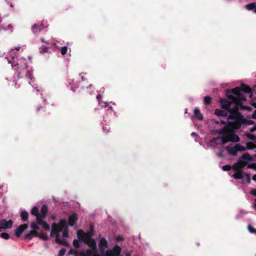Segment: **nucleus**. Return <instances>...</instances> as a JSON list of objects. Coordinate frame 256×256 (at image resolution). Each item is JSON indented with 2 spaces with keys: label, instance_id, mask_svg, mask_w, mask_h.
Masks as SVG:
<instances>
[{
  "label": "nucleus",
  "instance_id": "nucleus-50",
  "mask_svg": "<svg viewBox=\"0 0 256 256\" xmlns=\"http://www.w3.org/2000/svg\"><path fill=\"white\" fill-rule=\"evenodd\" d=\"M80 78H81L82 81H84V80H86V78H84V75L82 74H80Z\"/></svg>",
  "mask_w": 256,
  "mask_h": 256
},
{
  "label": "nucleus",
  "instance_id": "nucleus-26",
  "mask_svg": "<svg viewBox=\"0 0 256 256\" xmlns=\"http://www.w3.org/2000/svg\"><path fill=\"white\" fill-rule=\"evenodd\" d=\"M63 232H62V236L64 238H68V231L67 225L66 224V226H64L63 228Z\"/></svg>",
  "mask_w": 256,
  "mask_h": 256
},
{
  "label": "nucleus",
  "instance_id": "nucleus-20",
  "mask_svg": "<svg viewBox=\"0 0 256 256\" xmlns=\"http://www.w3.org/2000/svg\"><path fill=\"white\" fill-rule=\"evenodd\" d=\"M28 212L26 210H22L20 214V217L23 222L27 221L28 219Z\"/></svg>",
  "mask_w": 256,
  "mask_h": 256
},
{
  "label": "nucleus",
  "instance_id": "nucleus-16",
  "mask_svg": "<svg viewBox=\"0 0 256 256\" xmlns=\"http://www.w3.org/2000/svg\"><path fill=\"white\" fill-rule=\"evenodd\" d=\"M240 88V92L242 91L244 92L249 94H250V96H252V89L250 87L247 86L246 85L244 84H242L240 86V87H239Z\"/></svg>",
  "mask_w": 256,
  "mask_h": 256
},
{
  "label": "nucleus",
  "instance_id": "nucleus-6",
  "mask_svg": "<svg viewBox=\"0 0 256 256\" xmlns=\"http://www.w3.org/2000/svg\"><path fill=\"white\" fill-rule=\"evenodd\" d=\"M98 246L100 252L99 254L102 256H112V250H105L108 247V242L106 238H102L100 240Z\"/></svg>",
  "mask_w": 256,
  "mask_h": 256
},
{
  "label": "nucleus",
  "instance_id": "nucleus-7",
  "mask_svg": "<svg viewBox=\"0 0 256 256\" xmlns=\"http://www.w3.org/2000/svg\"><path fill=\"white\" fill-rule=\"evenodd\" d=\"M226 150L229 154L235 156L238 152H244L246 150L245 146L240 144H236L233 146H226Z\"/></svg>",
  "mask_w": 256,
  "mask_h": 256
},
{
  "label": "nucleus",
  "instance_id": "nucleus-15",
  "mask_svg": "<svg viewBox=\"0 0 256 256\" xmlns=\"http://www.w3.org/2000/svg\"><path fill=\"white\" fill-rule=\"evenodd\" d=\"M44 28L42 24H34L32 26V30L34 34H38Z\"/></svg>",
  "mask_w": 256,
  "mask_h": 256
},
{
  "label": "nucleus",
  "instance_id": "nucleus-61",
  "mask_svg": "<svg viewBox=\"0 0 256 256\" xmlns=\"http://www.w3.org/2000/svg\"><path fill=\"white\" fill-rule=\"evenodd\" d=\"M109 108H110V109H108V110H108V111H110V110L112 109V107H111V106H110V107H109Z\"/></svg>",
  "mask_w": 256,
  "mask_h": 256
},
{
  "label": "nucleus",
  "instance_id": "nucleus-34",
  "mask_svg": "<svg viewBox=\"0 0 256 256\" xmlns=\"http://www.w3.org/2000/svg\"><path fill=\"white\" fill-rule=\"evenodd\" d=\"M102 98V96L100 94H98L96 96V98L98 99V101L99 102V104H101V106H104V107H106V106H108V104L107 102H104V104H102V102L100 103V100Z\"/></svg>",
  "mask_w": 256,
  "mask_h": 256
},
{
  "label": "nucleus",
  "instance_id": "nucleus-9",
  "mask_svg": "<svg viewBox=\"0 0 256 256\" xmlns=\"http://www.w3.org/2000/svg\"><path fill=\"white\" fill-rule=\"evenodd\" d=\"M13 221L11 220L7 221L5 219L2 220L0 222V229L6 230L12 228Z\"/></svg>",
  "mask_w": 256,
  "mask_h": 256
},
{
  "label": "nucleus",
  "instance_id": "nucleus-35",
  "mask_svg": "<svg viewBox=\"0 0 256 256\" xmlns=\"http://www.w3.org/2000/svg\"><path fill=\"white\" fill-rule=\"evenodd\" d=\"M40 53L46 52L48 51V48L46 46L42 45L40 48Z\"/></svg>",
  "mask_w": 256,
  "mask_h": 256
},
{
  "label": "nucleus",
  "instance_id": "nucleus-58",
  "mask_svg": "<svg viewBox=\"0 0 256 256\" xmlns=\"http://www.w3.org/2000/svg\"><path fill=\"white\" fill-rule=\"evenodd\" d=\"M192 136H196V133H195L194 132H192Z\"/></svg>",
  "mask_w": 256,
  "mask_h": 256
},
{
  "label": "nucleus",
  "instance_id": "nucleus-8",
  "mask_svg": "<svg viewBox=\"0 0 256 256\" xmlns=\"http://www.w3.org/2000/svg\"><path fill=\"white\" fill-rule=\"evenodd\" d=\"M77 237L80 242L86 244L92 237V234L90 232L85 233L83 230H79L77 231Z\"/></svg>",
  "mask_w": 256,
  "mask_h": 256
},
{
  "label": "nucleus",
  "instance_id": "nucleus-14",
  "mask_svg": "<svg viewBox=\"0 0 256 256\" xmlns=\"http://www.w3.org/2000/svg\"><path fill=\"white\" fill-rule=\"evenodd\" d=\"M38 232L36 230H31L24 235V238L28 241L32 239L33 237H38Z\"/></svg>",
  "mask_w": 256,
  "mask_h": 256
},
{
  "label": "nucleus",
  "instance_id": "nucleus-38",
  "mask_svg": "<svg viewBox=\"0 0 256 256\" xmlns=\"http://www.w3.org/2000/svg\"><path fill=\"white\" fill-rule=\"evenodd\" d=\"M244 176V178L243 179H246L248 182V183L250 184V174H244V175L243 176Z\"/></svg>",
  "mask_w": 256,
  "mask_h": 256
},
{
  "label": "nucleus",
  "instance_id": "nucleus-51",
  "mask_svg": "<svg viewBox=\"0 0 256 256\" xmlns=\"http://www.w3.org/2000/svg\"><path fill=\"white\" fill-rule=\"evenodd\" d=\"M74 256H80V254L77 251L74 250Z\"/></svg>",
  "mask_w": 256,
  "mask_h": 256
},
{
  "label": "nucleus",
  "instance_id": "nucleus-12",
  "mask_svg": "<svg viewBox=\"0 0 256 256\" xmlns=\"http://www.w3.org/2000/svg\"><path fill=\"white\" fill-rule=\"evenodd\" d=\"M78 219V216L76 214L74 213L69 216L68 220V224L70 226H74Z\"/></svg>",
  "mask_w": 256,
  "mask_h": 256
},
{
  "label": "nucleus",
  "instance_id": "nucleus-37",
  "mask_svg": "<svg viewBox=\"0 0 256 256\" xmlns=\"http://www.w3.org/2000/svg\"><path fill=\"white\" fill-rule=\"evenodd\" d=\"M45 230H50V226L44 221L43 224L41 225Z\"/></svg>",
  "mask_w": 256,
  "mask_h": 256
},
{
  "label": "nucleus",
  "instance_id": "nucleus-62",
  "mask_svg": "<svg viewBox=\"0 0 256 256\" xmlns=\"http://www.w3.org/2000/svg\"><path fill=\"white\" fill-rule=\"evenodd\" d=\"M254 12L256 14V8H255V9L254 10Z\"/></svg>",
  "mask_w": 256,
  "mask_h": 256
},
{
  "label": "nucleus",
  "instance_id": "nucleus-64",
  "mask_svg": "<svg viewBox=\"0 0 256 256\" xmlns=\"http://www.w3.org/2000/svg\"><path fill=\"white\" fill-rule=\"evenodd\" d=\"M254 156V157H256V154H255Z\"/></svg>",
  "mask_w": 256,
  "mask_h": 256
},
{
  "label": "nucleus",
  "instance_id": "nucleus-53",
  "mask_svg": "<svg viewBox=\"0 0 256 256\" xmlns=\"http://www.w3.org/2000/svg\"><path fill=\"white\" fill-rule=\"evenodd\" d=\"M21 74H22V73L20 72H18V78H21L22 77V76H21Z\"/></svg>",
  "mask_w": 256,
  "mask_h": 256
},
{
  "label": "nucleus",
  "instance_id": "nucleus-19",
  "mask_svg": "<svg viewBox=\"0 0 256 256\" xmlns=\"http://www.w3.org/2000/svg\"><path fill=\"white\" fill-rule=\"evenodd\" d=\"M41 216H42L43 218H45L46 216L47 213L48 212V206L46 204H44L42 206L41 208Z\"/></svg>",
  "mask_w": 256,
  "mask_h": 256
},
{
  "label": "nucleus",
  "instance_id": "nucleus-30",
  "mask_svg": "<svg viewBox=\"0 0 256 256\" xmlns=\"http://www.w3.org/2000/svg\"><path fill=\"white\" fill-rule=\"evenodd\" d=\"M36 221H37V223L39 225H42L43 222H44V220H42V216L40 215H38V216H36Z\"/></svg>",
  "mask_w": 256,
  "mask_h": 256
},
{
  "label": "nucleus",
  "instance_id": "nucleus-32",
  "mask_svg": "<svg viewBox=\"0 0 256 256\" xmlns=\"http://www.w3.org/2000/svg\"><path fill=\"white\" fill-rule=\"evenodd\" d=\"M248 228L250 232L252 234H256V229L254 228L252 225L248 224Z\"/></svg>",
  "mask_w": 256,
  "mask_h": 256
},
{
  "label": "nucleus",
  "instance_id": "nucleus-28",
  "mask_svg": "<svg viewBox=\"0 0 256 256\" xmlns=\"http://www.w3.org/2000/svg\"><path fill=\"white\" fill-rule=\"evenodd\" d=\"M212 98L209 96H206L204 98V104L206 105L210 104L211 102Z\"/></svg>",
  "mask_w": 256,
  "mask_h": 256
},
{
  "label": "nucleus",
  "instance_id": "nucleus-22",
  "mask_svg": "<svg viewBox=\"0 0 256 256\" xmlns=\"http://www.w3.org/2000/svg\"><path fill=\"white\" fill-rule=\"evenodd\" d=\"M245 136L250 140H255L256 142V135L250 132H246L245 134Z\"/></svg>",
  "mask_w": 256,
  "mask_h": 256
},
{
  "label": "nucleus",
  "instance_id": "nucleus-42",
  "mask_svg": "<svg viewBox=\"0 0 256 256\" xmlns=\"http://www.w3.org/2000/svg\"><path fill=\"white\" fill-rule=\"evenodd\" d=\"M222 168L224 171H230L231 170V168H232V167H231L230 166L227 164L224 166Z\"/></svg>",
  "mask_w": 256,
  "mask_h": 256
},
{
  "label": "nucleus",
  "instance_id": "nucleus-27",
  "mask_svg": "<svg viewBox=\"0 0 256 256\" xmlns=\"http://www.w3.org/2000/svg\"><path fill=\"white\" fill-rule=\"evenodd\" d=\"M38 237H40V238H42L44 240H47L48 239V237L45 234H44L43 232H40V233L38 232Z\"/></svg>",
  "mask_w": 256,
  "mask_h": 256
},
{
  "label": "nucleus",
  "instance_id": "nucleus-40",
  "mask_svg": "<svg viewBox=\"0 0 256 256\" xmlns=\"http://www.w3.org/2000/svg\"><path fill=\"white\" fill-rule=\"evenodd\" d=\"M248 168L256 170V163L250 164L248 166Z\"/></svg>",
  "mask_w": 256,
  "mask_h": 256
},
{
  "label": "nucleus",
  "instance_id": "nucleus-1",
  "mask_svg": "<svg viewBox=\"0 0 256 256\" xmlns=\"http://www.w3.org/2000/svg\"><path fill=\"white\" fill-rule=\"evenodd\" d=\"M220 104L222 108L230 112L227 118V124L219 131L220 134H222L221 137L218 136L213 139V142L218 144L220 141L221 144H224L228 142H236L240 138L238 135L234 134V130L240 129L244 124L246 118L238 112L237 106L232 107L230 102L225 99H221Z\"/></svg>",
  "mask_w": 256,
  "mask_h": 256
},
{
  "label": "nucleus",
  "instance_id": "nucleus-3",
  "mask_svg": "<svg viewBox=\"0 0 256 256\" xmlns=\"http://www.w3.org/2000/svg\"><path fill=\"white\" fill-rule=\"evenodd\" d=\"M253 159L252 156L248 152L244 153L238 158L237 162L234 164L232 166V170L242 168L245 166L248 168V166Z\"/></svg>",
  "mask_w": 256,
  "mask_h": 256
},
{
  "label": "nucleus",
  "instance_id": "nucleus-17",
  "mask_svg": "<svg viewBox=\"0 0 256 256\" xmlns=\"http://www.w3.org/2000/svg\"><path fill=\"white\" fill-rule=\"evenodd\" d=\"M194 117L199 120H201L203 118L202 115L198 108H194Z\"/></svg>",
  "mask_w": 256,
  "mask_h": 256
},
{
  "label": "nucleus",
  "instance_id": "nucleus-59",
  "mask_svg": "<svg viewBox=\"0 0 256 256\" xmlns=\"http://www.w3.org/2000/svg\"><path fill=\"white\" fill-rule=\"evenodd\" d=\"M220 122L223 124H226V122L225 121H223V120H220Z\"/></svg>",
  "mask_w": 256,
  "mask_h": 256
},
{
  "label": "nucleus",
  "instance_id": "nucleus-39",
  "mask_svg": "<svg viewBox=\"0 0 256 256\" xmlns=\"http://www.w3.org/2000/svg\"><path fill=\"white\" fill-rule=\"evenodd\" d=\"M67 50H68V47L67 46H63L62 48H61V50H60V53L62 55H64L66 52H67Z\"/></svg>",
  "mask_w": 256,
  "mask_h": 256
},
{
  "label": "nucleus",
  "instance_id": "nucleus-11",
  "mask_svg": "<svg viewBox=\"0 0 256 256\" xmlns=\"http://www.w3.org/2000/svg\"><path fill=\"white\" fill-rule=\"evenodd\" d=\"M28 225L27 224H21L15 230V234L17 237H20L24 231L27 229Z\"/></svg>",
  "mask_w": 256,
  "mask_h": 256
},
{
  "label": "nucleus",
  "instance_id": "nucleus-46",
  "mask_svg": "<svg viewBox=\"0 0 256 256\" xmlns=\"http://www.w3.org/2000/svg\"><path fill=\"white\" fill-rule=\"evenodd\" d=\"M256 130V124L250 128L251 132H254Z\"/></svg>",
  "mask_w": 256,
  "mask_h": 256
},
{
  "label": "nucleus",
  "instance_id": "nucleus-13",
  "mask_svg": "<svg viewBox=\"0 0 256 256\" xmlns=\"http://www.w3.org/2000/svg\"><path fill=\"white\" fill-rule=\"evenodd\" d=\"M235 171V173L232 175V177L235 179H243V172L242 168H238L236 170H233Z\"/></svg>",
  "mask_w": 256,
  "mask_h": 256
},
{
  "label": "nucleus",
  "instance_id": "nucleus-2",
  "mask_svg": "<svg viewBox=\"0 0 256 256\" xmlns=\"http://www.w3.org/2000/svg\"><path fill=\"white\" fill-rule=\"evenodd\" d=\"M233 95H228V100H227L232 107H235L237 106L238 109H240L242 110H250L251 108L248 106H243L242 104V102L246 100L244 94L240 92V88L238 87H236L232 90Z\"/></svg>",
  "mask_w": 256,
  "mask_h": 256
},
{
  "label": "nucleus",
  "instance_id": "nucleus-44",
  "mask_svg": "<svg viewBox=\"0 0 256 256\" xmlns=\"http://www.w3.org/2000/svg\"><path fill=\"white\" fill-rule=\"evenodd\" d=\"M254 124V121H252V120H247L246 118V122H244V125H250V124Z\"/></svg>",
  "mask_w": 256,
  "mask_h": 256
},
{
  "label": "nucleus",
  "instance_id": "nucleus-63",
  "mask_svg": "<svg viewBox=\"0 0 256 256\" xmlns=\"http://www.w3.org/2000/svg\"><path fill=\"white\" fill-rule=\"evenodd\" d=\"M254 88H255L254 90H256V86H255Z\"/></svg>",
  "mask_w": 256,
  "mask_h": 256
},
{
  "label": "nucleus",
  "instance_id": "nucleus-25",
  "mask_svg": "<svg viewBox=\"0 0 256 256\" xmlns=\"http://www.w3.org/2000/svg\"><path fill=\"white\" fill-rule=\"evenodd\" d=\"M31 214L36 216H38V215H40V214L38 213V209L36 206H34L32 208Z\"/></svg>",
  "mask_w": 256,
  "mask_h": 256
},
{
  "label": "nucleus",
  "instance_id": "nucleus-41",
  "mask_svg": "<svg viewBox=\"0 0 256 256\" xmlns=\"http://www.w3.org/2000/svg\"><path fill=\"white\" fill-rule=\"evenodd\" d=\"M103 128H104V130L106 132H110L111 128L109 125L106 124L104 126Z\"/></svg>",
  "mask_w": 256,
  "mask_h": 256
},
{
  "label": "nucleus",
  "instance_id": "nucleus-36",
  "mask_svg": "<svg viewBox=\"0 0 256 256\" xmlns=\"http://www.w3.org/2000/svg\"><path fill=\"white\" fill-rule=\"evenodd\" d=\"M0 237L5 240H8L10 238V235L6 232H2L0 234Z\"/></svg>",
  "mask_w": 256,
  "mask_h": 256
},
{
  "label": "nucleus",
  "instance_id": "nucleus-21",
  "mask_svg": "<svg viewBox=\"0 0 256 256\" xmlns=\"http://www.w3.org/2000/svg\"><path fill=\"white\" fill-rule=\"evenodd\" d=\"M245 148L248 150H254L256 148V144L252 142H247Z\"/></svg>",
  "mask_w": 256,
  "mask_h": 256
},
{
  "label": "nucleus",
  "instance_id": "nucleus-60",
  "mask_svg": "<svg viewBox=\"0 0 256 256\" xmlns=\"http://www.w3.org/2000/svg\"><path fill=\"white\" fill-rule=\"evenodd\" d=\"M254 208L256 210V203L254 204Z\"/></svg>",
  "mask_w": 256,
  "mask_h": 256
},
{
  "label": "nucleus",
  "instance_id": "nucleus-18",
  "mask_svg": "<svg viewBox=\"0 0 256 256\" xmlns=\"http://www.w3.org/2000/svg\"><path fill=\"white\" fill-rule=\"evenodd\" d=\"M214 114L217 116H228V112L226 110L216 109Z\"/></svg>",
  "mask_w": 256,
  "mask_h": 256
},
{
  "label": "nucleus",
  "instance_id": "nucleus-47",
  "mask_svg": "<svg viewBox=\"0 0 256 256\" xmlns=\"http://www.w3.org/2000/svg\"><path fill=\"white\" fill-rule=\"evenodd\" d=\"M43 110V108H42V106H38V108H36V112H38L40 110Z\"/></svg>",
  "mask_w": 256,
  "mask_h": 256
},
{
  "label": "nucleus",
  "instance_id": "nucleus-24",
  "mask_svg": "<svg viewBox=\"0 0 256 256\" xmlns=\"http://www.w3.org/2000/svg\"><path fill=\"white\" fill-rule=\"evenodd\" d=\"M256 4L253 2L246 4V8L248 10H254L256 8Z\"/></svg>",
  "mask_w": 256,
  "mask_h": 256
},
{
  "label": "nucleus",
  "instance_id": "nucleus-43",
  "mask_svg": "<svg viewBox=\"0 0 256 256\" xmlns=\"http://www.w3.org/2000/svg\"><path fill=\"white\" fill-rule=\"evenodd\" d=\"M66 252V250L64 248H62L58 254V256H64Z\"/></svg>",
  "mask_w": 256,
  "mask_h": 256
},
{
  "label": "nucleus",
  "instance_id": "nucleus-48",
  "mask_svg": "<svg viewBox=\"0 0 256 256\" xmlns=\"http://www.w3.org/2000/svg\"><path fill=\"white\" fill-rule=\"evenodd\" d=\"M250 194L254 196H256V188L250 191Z\"/></svg>",
  "mask_w": 256,
  "mask_h": 256
},
{
  "label": "nucleus",
  "instance_id": "nucleus-10",
  "mask_svg": "<svg viewBox=\"0 0 256 256\" xmlns=\"http://www.w3.org/2000/svg\"><path fill=\"white\" fill-rule=\"evenodd\" d=\"M121 250V248L120 246L115 245L113 246V256H120ZM124 256H130V252L128 250H126L124 252Z\"/></svg>",
  "mask_w": 256,
  "mask_h": 256
},
{
  "label": "nucleus",
  "instance_id": "nucleus-45",
  "mask_svg": "<svg viewBox=\"0 0 256 256\" xmlns=\"http://www.w3.org/2000/svg\"><path fill=\"white\" fill-rule=\"evenodd\" d=\"M32 74L30 73V72L26 70V76L28 77V78H30L32 79Z\"/></svg>",
  "mask_w": 256,
  "mask_h": 256
},
{
  "label": "nucleus",
  "instance_id": "nucleus-56",
  "mask_svg": "<svg viewBox=\"0 0 256 256\" xmlns=\"http://www.w3.org/2000/svg\"><path fill=\"white\" fill-rule=\"evenodd\" d=\"M8 4H10V7L13 8L14 6L12 4V2H8Z\"/></svg>",
  "mask_w": 256,
  "mask_h": 256
},
{
  "label": "nucleus",
  "instance_id": "nucleus-55",
  "mask_svg": "<svg viewBox=\"0 0 256 256\" xmlns=\"http://www.w3.org/2000/svg\"><path fill=\"white\" fill-rule=\"evenodd\" d=\"M252 180L256 182V174H254L253 176H252Z\"/></svg>",
  "mask_w": 256,
  "mask_h": 256
},
{
  "label": "nucleus",
  "instance_id": "nucleus-4",
  "mask_svg": "<svg viewBox=\"0 0 256 256\" xmlns=\"http://www.w3.org/2000/svg\"><path fill=\"white\" fill-rule=\"evenodd\" d=\"M91 249H88L86 251L82 250L80 252V256H102L96 254L98 250L96 242L92 237L86 243Z\"/></svg>",
  "mask_w": 256,
  "mask_h": 256
},
{
  "label": "nucleus",
  "instance_id": "nucleus-57",
  "mask_svg": "<svg viewBox=\"0 0 256 256\" xmlns=\"http://www.w3.org/2000/svg\"><path fill=\"white\" fill-rule=\"evenodd\" d=\"M20 47H16V48H14V50H17V51L19 50H20Z\"/></svg>",
  "mask_w": 256,
  "mask_h": 256
},
{
  "label": "nucleus",
  "instance_id": "nucleus-54",
  "mask_svg": "<svg viewBox=\"0 0 256 256\" xmlns=\"http://www.w3.org/2000/svg\"><path fill=\"white\" fill-rule=\"evenodd\" d=\"M40 40H41V41H42V42H45V43H46V44H49V42H48L45 41V40H44V38H40Z\"/></svg>",
  "mask_w": 256,
  "mask_h": 256
},
{
  "label": "nucleus",
  "instance_id": "nucleus-49",
  "mask_svg": "<svg viewBox=\"0 0 256 256\" xmlns=\"http://www.w3.org/2000/svg\"><path fill=\"white\" fill-rule=\"evenodd\" d=\"M74 252V250H70L68 252V253L67 254V256H70V254H72Z\"/></svg>",
  "mask_w": 256,
  "mask_h": 256
},
{
  "label": "nucleus",
  "instance_id": "nucleus-31",
  "mask_svg": "<svg viewBox=\"0 0 256 256\" xmlns=\"http://www.w3.org/2000/svg\"><path fill=\"white\" fill-rule=\"evenodd\" d=\"M79 242H80L79 240V239H78V240L75 239L73 241V243H72L73 246L76 249H78L80 246Z\"/></svg>",
  "mask_w": 256,
  "mask_h": 256
},
{
  "label": "nucleus",
  "instance_id": "nucleus-29",
  "mask_svg": "<svg viewBox=\"0 0 256 256\" xmlns=\"http://www.w3.org/2000/svg\"><path fill=\"white\" fill-rule=\"evenodd\" d=\"M113 239H114L117 242H120L122 241L124 239V238L122 235H118L116 236L114 238L113 237Z\"/></svg>",
  "mask_w": 256,
  "mask_h": 256
},
{
  "label": "nucleus",
  "instance_id": "nucleus-33",
  "mask_svg": "<svg viewBox=\"0 0 256 256\" xmlns=\"http://www.w3.org/2000/svg\"><path fill=\"white\" fill-rule=\"evenodd\" d=\"M30 226L32 229L34 230H36L40 229V227L38 226L37 224L34 222H32L30 224Z\"/></svg>",
  "mask_w": 256,
  "mask_h": 256
},
{
  "label": "nucleus",
  "instance_id": "nucleus-23",
  "mask_svg": "<svg viewBox=\"0 0 256 256\" xmlns=\"http://www.w3.org/2000/svg\"><path fill=\"white\" fill-rule=\"evenodd\" d=\"M56 242L59 244L64 245L65 246H68V244L66 242L60 240V238H56Z\"/></svg>",
  "mask_w": 256,
  "mask_h": 256
},
{
  "label": "nucleus",
  "instance_id": "nucleus-5",
  "mask_svg": "<svg viewBox=\"0 0 256 256\" xmlns=\"http://www.w3.org/2000/svg\"><path fill=\"white\" fill-rule=\"evenodd\" d=\"M66 226V220H62L58 224L54 223L52 226L50 236L60 238L59 232H62L64 226Z\"/></svg>",
  "mask_w": 256,
  "mask_h": 256
},
{
  "label": "nucleus",
  "instance_id": "nucleus-52",
  "mask_svg": "<svg viewBox=\"0 0 256 256\" xmlns=\"http://www.w3.org/2000/svg\"><path fill=\"white\" fill-rule=\"evenodd\" d=\"M252 118L256 119V110H254L252 114Z\"/></svg>",
  "mask_w": 256,
  "mask_h": 256
}]
</instances>
